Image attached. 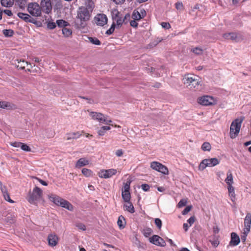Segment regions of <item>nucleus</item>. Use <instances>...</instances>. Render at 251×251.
Here are the masks:
<instances>
[{
	"instance_id": "obj_47",
	"label": "nucleus",
	"mask_w": 251,
	"mask_h": 251,
	"mask_svg": "<svg viewBox=\"0 0 251 251\" xmlns=\"http://www.w3.org/2000/svg\"><path fill=\"white\" fill-rule=\"evenodd\" d=\"M4 199L10 203H14V201L10 198V196L8 193L3 194Z\"/></svg>"
},
{
	"instance_id": "obj_49",
	"label": "nucleus",
	"mask_w": 251,
	"mask_h": 251,
	"mask_svg": "<svg viewBox=\"0 0 251 251\" xmlns=\"http://www.w3.org/2000/svg\"><path fill=\"white\" fill-rule=\"evenodd\" d=\"M130 182H126L124 186V190L123 191L129 192Z\"/></svg>"
},
{
	"instance_id": "obj_7",
	"label": "nucleus",
	"mask_w": 251,
	"mask_h": 251,
	"mask_svg": "<svg viewBox=\"0 0 251 251\" xmlns=\"http://www.w3.org/2000/svg\"><path fill=\"white\" fill-rule=\"evenodd\" d=\"M219 164L218 160L216 158H208L202 160L199 166V169L203 171L206 167H212Z\"/></svg>"
},
{
	"instance_id": "obj_56",
	"label": "nucleus",
	"mask_w": 251,
	"mask_h": 251,
	"mask_svg": "<svg viewBox=\"0 0 251 251\" xmlns=\"http://www.w3.org/2000/svg\"><path fill=\"white\" fill-rule=\"evenodd\" d=\"M0 189L3 194L8 193L6 187L0 182Z\"/></svg>"
},
{
	"instance_id": "obj_53",
	"label": "nucleus",
	"mask_w": 251,
	"mask_h": 251,
	"mask_svg": "<svg viewBox=\"0 0 251 251\" xmlns=\"http://www.w3.org/2000/svg\"><path fill=\"white\" fill-rule=\"evenodd\" d=\"M195 217L194 216H192L188 220H187V222L189 223V226H191L195 222Z\"/></svg>"
},
{
	"instance_id": "obj_54",
	"label": "nucleus",
	"mask_w": 251,
	"mask_h": 251,
	"mask_svg": "<svg viewBox=\"0 0 251 251\" xmlns=\"http://www.w3.org/2000/svg\"><path fill=\"white\" fill-rule=\"evenodd\" d=\"M161 25L163 28L166 29H169L171 27V25L170 24L168 23L162 22Z\"/></svg>"
},
{
	"instance_id": "obj_36",
	"label": "nucleus",
	"mask_w": 251,
	"mask_h": 251,
	"mask_svg": "<svg viewBox=\"0 0 251 251\" xmlns=\"http://www.w3.org/2000/svg\"><path fill=\"white\" fill-rule=\"evenodd\" d=\"M56 24L59 27H64L66 26L68 24L67 22L63 20H58L56 21Z\"/></svg>"
},
{
	"instance_id": "obj_23",
	"label": "nucleus",
	"mask_w": 251,
	"mask_h": 251,
	"mask_svg": "<svg viewBox=\"0 0 251 251\" xmlns=\"http://www.w3.org/2000/svg\"><path fill=\"white\" fill-rule=\"evenodd\" d=\"M0 108L2 109H14L15 108L14 104L5 101H0Z\"/></svg>"
},
{
	"instance_id": "obj_13",
	"label": "nucleus",
	"mask_w": 251,
	"mask_h": 251,
	"mask_svg": "<svg viewBox=\"0 0 251 251\" xmlns=\"http://www.w3.org/2000/svg\"><path fill=\"white\" fill-rule=\"evenodd\" d=\"M40 6L43 11L46 14H49L52 10V5L50 0H42Z\"/></svg>"
},
{
	"instance_id": "obj_55",
	"label": "nucleus",
	"mask_w": 251,
	"mask_h": 251,
	"mask_svg": "<svg viewBox=\"0 0 251 251\" xmlns=\"http://www.w3.org/2000/svg\"><path fill=\"white\" fill-rule=\"evenodd\" d=\"M141 188L144 191H148L149 190L150 186L148 184H144L141 185Z\"/></svg>"
},
{
	"instance_id": "obj_43",
	"label": "nucleus",
	"mask_w": 251,
	"mask_h": 251,
	"mask_svg": "<svg viewBox=\"0 0 251 251\" xmlns=\"http://www.w3.org/2000/svg\"><path fill=\"white\" fill-rule=\"evenodd\" d=\"M75 226L80 230L85 231L86 229V226L81 223H76Z\"/></svg>"
},
{
	"instance_id": "obj_42",
	"label": "nucleus",
	"mask_w": 251,
	"mask_h": 251,
	"mask_svg": "<svg viewBox=\"0 0 251 251\" xmlns=\"http://www.w3.org/2000/svg\"><path fill=\"white\" fill-rule=\"evenodd\" d=\"M115 28H116V26H115V23L113 22L110 28L106 31V33L108 35L112 34L113 33Z\"/></svg>"
},
{
	"instance_id": "obj_6",
	"label": "nucleus",
	"mask_w": 251,
	"mask_h": 251,
	"mask_svg": "<svg viewBox=\"0 0 251 251\" xmlns=\"http://www.w3.org/2000/svg\"><path fill=\"white\" fill-rule=\"evenodd\" d=\"M91 12L89 11L85 7H79L77 12V18L79 19L82 24L84 22L88 21L90 17Z\"/></svg>"
},
{
	"instance_id": "obj_18",
	"label": "nucleus",
	"mask_w": 251,
	"mask_h": 251,
	"mask_svg": "<svg viewBox=\"0 0 251 251\" xmlns=\"http://www.w3.org/2000/svg\"><path fill=\"white\" fill-rule=\"evenodd\" d=\"M223 38L226 39L237 42L239 40L240 35L235 32L227 33L223 35Z\"/></svg>"
},
{
	"instance_id": "obj_30",
	"label": "nucleus",
	"mask_w": 251,
	"mask_h": 251,
	"mask_svg": "<svg viewBox=\"0 0 251 251\" xmlns=\"http://www.w3.org/2000/svg\"><path fill=\"white\" fill-rule=\"evenodd\" d=\"M122 196L125 201H129L130 200V194L129 192L122 191Z\"/></svg>"
},
{
	"instance_id": "obj_60",
	"label": "nucleus",
	"mask_w": 251,
	"mask_h": 251,
	"mask_svg": "<svg viewBox=\"0 0 251 251\" xmlns=\"http://www.w3.org/2000/svg\"><path fill=\"white\" fill-rule=\"evenodd\" d=\"M212 246L214 247H217L219 244V242L218 240L215 241H210Z\"/></svg>"
},
{
	"instance_id": "obj_28",
	"label": "nucleus",
	"mask_w": 251,
	"mask_h": 251,
	"mask_svg": "<svg viewBox=\"0 0 251 251\" xmlns=\"http://www.w3.org/2000/svg\"><path fill=\"white\" fill-rule=\"evenodd\" d=\"M114 21H115L114 23L117 28H119L125 22V20L123 19V17L122 16Z\"/></svg>"
},
{
	"instance_id": "obj_12",
	"label": "nucleus",
	"mask_w": 251,
	"mask_h": 251,
	"mask_svg": "<svg viewBox=\"0 0 251 251\" xmlns=\"http://www.w3.org/2000/svg\"><path fill=\"white\" fill-rule=\"evenodd\" d=\"M117 172V170L115 169L101 170L99 172L98 176L100 178L106 179L110 178L113 176L115 175Z\"/></svg>"
},
{
	"instance_id": "obj_50",
	"label": "nucleus",
	"mask_w": 251,
	"mask_h": 251,
	"mask_svg": "<svg viewBox=\"0 0 251 251\" xmlns=\"http://www.w3.org/2000/svg\"><path fill=\"white\" fill-rule=\"evenodd\" d=\"M19 63H21V66L20 68L22 69H24L25 68V66H27L28 65V63L26 61H25L24 60H20V61H18Z\"/></svg>"
},
{
	"instance_id": "obj_63",
	"label": "nucleus",
	"mask_w": 251,
	"mask_h": 251,
	"mask_svg": "<svg viewBox=\"0 0 251 251\" xmlns=\"http://www.w3.org/2000/svg\"><path fill=\"white\" fill-rule=\"evenodd\" d=\"M35 179L39 181V182H40L42 185L44 186H47L48 184L46 181L37 177H35Z\"/></svg>"
},
{
	"instance_id": "obj_33",
	"label": "nucleus",
	"mask_w": 251,
	"mask_h": 251,
	"mask_svg": "<svg viewBox=\"0 0 251 251\" xmlns=\"http://www.w3.org/2000/svg\"><path fill=\"white\" fill-rule=\"evenodd\" d=\"M111 13H112V19L114 20H115L116 19L121 17V16L120 15V13L116 9H113Z\"/></svg>"
},
{
	"instance_id": "obj_15",
	"label": "nucleus",
	"mask_w": 251,
	"mask_h": 251,
	"mask_svg": "<svg viewBox=\"0 0 251 251\" xmlns=\"http://www.w3.org/2000/svg\"><path fill=\"white\" fill-rule=\"evenodd\" d=\"M244 224L245 228L244 229L243 233L247 236L248 234L250 231L251 225V214L248 213L244 219Z\"/></svg>"
},
{
	"instance_id": "obj_5",
	"label": "nucleus",
	"mask_w": 251,
	"mask_h": 251,
	"mask_svg": "<svg viewBox=\"0 0 251 251\" xmlns=\"http://www.w3.org/2000/svg\"><path fill=\"white\" fill-rule=\"evenodd\" d=\"M27 11L33 17H40L42 15V8L36 2L28 3L27 6Z\"/></svg>"
},
{
	"instance_id": "obj_34",
	"label": "nucleus",
	"mask_w": 251,
	"mask_h": 251,
	"mask_svg": "<svg viewBox=\"0 0 251 251\" xmlns=\"http://www.w3.org/2000/svg\"><path fill=\"white\" fill-rule=\"evenodd\" d=\"M201 148L203 151H210L211 149V147L208 142H205L202 144Z\"/></svg>"
},
{
	"instance_id": "obj_26",
	"label": "nucleus",
	"mask_w": 251,
	"mask_h": 251,
	"mask_svg": "<svg viewBox=\"0 0 251 251\" xmlns=\"http://www.w3.org/2000/svg\"><path fill=\"white\" fill-rule=\"evenodd\" d=\"M117 224L120 229H123L125 226L126 222L124 217L123 216L119 217Z\"/></svg>"
},
{
	"instance_id": "obj_37",
	"label": "nucleus",
	"mask_w": 251,
	"mask_h": 251,
	"mask_svg": "<svg viewBox=\"0 0 251 251\" xmlns=\"http://www.w3.org/2000/svg\"><path fill=\"white\" fill-rule=\"evenodd\" d=\"M62 33L65 36L69 37L72 34V32L70 29L65 27L62 29Z\"/></svg>"
},
{
	"instance_id": "obj_11",
	"label": "nucleus",
	"mask_w": 251,
	"mask_h": 251,
	"mask_svg": "<svg viewBox=\"0 0 251 251\" xmlns=\"http://www.w3.org/2000/svg\"><path fill=\"white\" fill-rule=\"evenodd\" d=\"M198 102L199 104L202 105L208 106L216 103V100L212 97L209 96H203L198 99Z\"/></svg>"
},
{
	"instance_id": "obj_44",
	"label": "nucleus",
	"mask_w": 251,
	"mask_h": 251,
	"mask_svg": "<svg viewBox=\"0 0 251 251\" xmlns=\"http://www.w3.org/2000/svg\"><path fill=\"white\" fill-rule=\"evenodd\" d=\"M20 148L26 151H31L30 148L26 144L22 143Z\"/></svg>"
},
{
	"instance_id": "obj_1",
	"label": "nucleus",
	"mask_w": 251,
	"mask_h": 251,
	"mask_svg": "<svg viewBox=\"0 0 251 251\" xmlns=\"http://www.w3.org/2000/svg\"><path fill=\"white\" fill-rule=\"evenodd\" d=\"M48 198L50 201L57 206H61L71 211L74 210V206L70 202L56 195L50 194L48 195Z\"/></svg>"
},
{
	"instance_id": "obj_32",
	"label": "nucleus",
	"mask_w": 251,
	"mask_h": 251,
	"mask_svg": "<svg viewBox=\"0 0 251 251\" xmlns=\"http://www.w3.org/2000/svg\"><path fill=\"white\" fill-rule=\"evenodd\" d=\"M132 18L133 20H139L142 18V17L137 10H134L132 13Z\"/></svg>"
},
{
	"instance_id": "obj_48",
	"label": "nucleus",
	"mask_w": 251,
	"mask_h": 251,
	"mask_svg": "<svg viewBox=\"0 0 251 251\" xmlns=\"http://www.w3.org/2000/svg\"><path fill=\"white\" fill-rule=\"evenodd\" d=\"M192 206L190 205L187 206L182 212V214L185 215L187 214L192 209Z\"/></svg>"
},
{
	"instance_id": "obj_59",
	"label": "nucleus",
	"mask_w": 251,
	"mask_h": 251,
	"mask_svg": "<svg viewBox=\"0 0 251 251\" xmlns=\"http://www.w3.org/2000/svg\"><path fill=\"white\" fill-rule=\"evenodd\" d=\"M4 13H5V14H6L7 15H8V16H12L13 14H12V12H11V10H8V9H5L3 11H2Z\"/></svg>"
},
{
	"instance_id": "obj_22",
	"label": "nucleus",
	"mask_w": 251,
	"mask_h": 251,
	"mask_svg": "<svg viewBox=\"0 0 251 251\" xmlns=\"http://www.w3.org/2000/svg\"><path fill=\"white\" fill-rule=\"evenodd\" d=\"M89 163V160L86 158H81L76 162L75 164V167L79 168L81 167L86 166L88 165Z\"/></svg>"
},
{
	"instance_id": "obj_51",
	"label": "nucleus",
	"mask_w": 251,
	"mask_h": 251,
	"mask_svg": "<svg viewBox=\"0 0 251 251\" xmlns=\"http://www.w3.org/2000/svg\"><path fill=\"white\" fill-rule=\"evenodd\" d=\"M22 143L19 142H11L10 145L15 148H20Z\"/></svg>"
},
{
	"instance_id": "obj_25",
	"label": "nucleus",
	"mask_w": 251,
	"mask_h": 251,
	"mask_svg": "<svg viewBox=\"0 0 251 251\" xmlns=\"http://www.w3.org/2000/svg\"><path fill=\"white\" fill-rule=\"evenodd\" d=\"M18 16L26 22H31L30 16L28 14L20 12L18 13Z\"/></svg>"
},
{
	"instance_id": "obj_52",
	"label": "nucleus",
	"mask_w": 251,
	"mask_h": 251,
	"mask_svg": "<svg viewBox=\"0 0 251 251\" xmlns=\"http://www.w3.org/2000/svg\"><path fill=\"white\" fill-rule=\"evenodd\" d=\"M47 26L49 29H52L56 27V24L55 23L49 22L48 23Z\"/></svg>"
},
{
	"instance_id": "obj_9",
	"label": "nucleus",
	"mask_w": 251,
	"mask_h": 251,
	"mask_svg": "<svg viewBox=\"0 0 251 251\" xmlns=\"http://www.w3.org/2000/svg\"><path fill=\"white\" fill-rule=\"evenodd\" d=\"M42 196V190L36 186L33 189L32 193L29 196L28 201L30 203H34L35 201L41 199Z\"/></svg>"
},
{
	"instance_id": "obj_62",
	"label": "nucleus",
	"mask_w": 251,
	"mask_h": 251,
	"mask_svg": "<svg viewBox=\"0 0 251 251\" xmlns=\"http://www.w3.org/2000/svg\"><path fill=\"white\" fill-rule=\"evenodd\" d=\"M183 4L181 2H177L176 4V7L177 9H180L182 8Z\"/></svg>"
},
{
	"instance_id": "obj_64",
	"label": "nucleus",
	"mask_w": 251,
	"mask_h": 251,
	"mask_svg": "<svg viewBox=\"0 0 251 251\" xmlns=\"http://www.w3.org/2000/svg\"><path fill=\"white\" fill-rule=\"evenodd\" d=\"M105 131L102 130V129L100 128L98 131V134L100 136H103L105 134Z\"/></svg>"
},
{
	"instance_id": "obj_8",
	"label": "nucleus",
	"mask_w": 251,
	"mask_h": 251,
	"mask_svg": "<svg viewBox=\"0 0 251 251\" xmlns=\"http://www.w3.org/2000/svg\"><path fill=\"white\" fill-rule=\"evenodd\" d=\"M89 115L91 117L92 119L97 120L100 123H104L106 125H108L112 121L108 119L107 116H104L101 113H98L96 112H89Z\"/></svg>"
},
{
	"instance_id": "obj_45",
	"label": "nucleus",
	"mask_w": 251,
	"mask_h": 251,
	"mask_svg": "<svg viewBox=\"0 0 251 251\" xmlns=\"http://www.w3.org/2000/svg\"><path fill=\"white\" fill-rule=\"evenodd\" d=\"M187 199H182L179 201V202L177 204V206L178 207H182L185 206L187 204Z\"/></svg>"
},
{
	"instance_id": "obj_38",
	"label": "nucleus",
	"mask_w": 251,
	"mask_h": 251,
	"mask_svg": "<svg viewBox=\"0 0 251 251\" xmlns=\"http://www.w3.org/2000/svg\"><path fill=\"white\" fill-rule=\"evenodd\" d=\"M2 32L6 37H11L13 36L14 33L13 31L11 29H4Z\"/></svg>"
},
{
	"instance_id": "obj_58",
	"label": "nucleus",
	"mask_w": 251,
	"mask_h": 251,
	"mask_svg": "<svg viewBox=\"0 0 251 251\" xmlns=\"http://www.w3.org/2000/svg\"><path fill=\"white\" fill-rule=\"evenodd\" d=\"M136 20H133L130 21V25L133 27H136L138 26V23L136 21Z\"/></svg>"
},
{
	"instance_id": "obj_21",
	"label": "nucleus",
	"mask_w": 251,
	"mask_h": 251,
	"mask_svg": "<svg viewBox=\"0 0 251 251\" xmlns=\"http://www.w3.org/2000/svg\"><path fill=\"white\" fill-rule=\"evenodd\" d=\"M125 203L124 205V209L125 210H126L130 213H133L135 212L134 208L130 201H125Z\"/></svg>"
},
{
	"instance_id": "obj_41",
	"label": "nucleus",
	"mask_w": 251,
	"mask_h": 251,
	"mask_svg": "<svg viewBox=\"0 0 251 251\" xmlns=\"http://www.w3.org/2000/svg\"><path fill=\"white\" fill-rule=\"evenodd\" d=\"M88 39L93 44L96 45H100V42L96 38L89 37Z\"/></svg>"
},
{
	"instance_id": "obj_31",
	"label": "nucleus",
	"mask_w": 251,
	"mask_h": 251,
	"mask_svg": "<svg viewBox=\"0 0 251 251\" xmlns=\"http://www.w3.org/2000/svg\"><path fill=\"white\" fill-rule=\"evenodd\" d=\"M15 1L20 8L25 9L26 4V0H15Z\"/></svg>"
},
{
	"instance_id": "obj_24",
	"label": "nucleus",
	"mask_w": 251,
	"mask_h": 251,
	"mask_svg": "<svg viewBox=\"0 0 251 251\" xmlns=\"http://www.w3.org/2000/svg\"><path fill=\"white\" fill-rule=\"evenodd\" d=\"M84 5V7H85V8L89 10V11L92 13L95 7V4L93 1L92 0H85Z\"/></svg>"
},
{
	"instance_id": "obj_29",
	"label": "nucleus",
	"mask_w": 251,
	"mask_h": 251,
	"mask_svg": "<svg viewBox=\"0 0 251 251\" xmlns=\"http://www.w3.org/2000/svg\"><path fill=\"white\" fill-rule=\"evenodd\" d=\"M82 174L86 177H90L93 175V172L88 169L83 168L81 170Z\"/></svg>"
},
{
	"instance_id": "obj_2",
	"label": "nucleus",
	"mask_w": 251,
	"mask_h": 251,
	"mask_svg": "<svg viewBox=\"0 0 251 251\" xmlns=\"http://www.w3.org/2000/svg\"><path fill=\"white\" fill-rule=\"evenodd\" d=\"M182 81L183 83L190 89H197L200 83L197 76L191 74L185 75Z\"/></svg>"
},
{
	"instance_id": "obj_16",
	"label": "nucleus",
	"mask_w": 251,
	"mask_h": 251,
	"mask_svg": "<svg viewBox=\"0 0 251 251\" xmlns=\"http://www.w3.org/2000/svg\"><path fill=\"white\" fill-rule=\"evenodd\" d=\"M95 21L97 25L103 26L107 24V18L103 14H99L95 17Z\"/></svg>"
},
{
	"instance_id": "obj_14",
	"label": "nucleus",
	"mask_w": 251,
	"mask_h": 251,
	"mask_svg": "<svg viewBox=\"0 0 251 251\" xmlns=\"http://www.w3.org/2000/svg\"><path fill=\"white\" fill-rule=\"evenodd\" d=\"M149 241L152 244L156 246L165 247L166 246L165 241L160 236L157 235H154L149 238Z\"/></svg>"
},
{
	"instance_id": "obj_57",
	"label": "nucleus",
	"mask_w": 251,
	"mask_h": 251,
	"mask_svg": "<svg viewBox=\"0 0 251 251\" xmlns=\"http://www.w3.org/2000/svg\"><path fill=\"white\" fill-rule=\"evenodd\" d=\"M115 154L118 157L122 156L123 155V151L122 149L117 150L116 151Z\"/></svg>"
},
{
	"instance_id": "obj_61",
	"label": "nucleus",
	"mask_w": 251,
	"mask_h": 251,
	"mask_svg": "<svg viewBox=\"0 0 251 251\" xmlns=\"http://www.w3.org/2000/svg\"><path fill=\"white\" fill-rule=\"evenodd\" d=\"M112 1H113L114 3H115L116 4H123L125 0H111Z\"/></svg>"
},
{
	"instance_id": "obj_4",
	"label": "nucleus",
	"mask_w": 251,
	"mask_h": 251,
	"mask_svg": "<svg viewBox=\"0 0 251 251\" xmlns=\"http://www.w3.org/2000/svg\"><path fill=\"white\" fill-rule=\"evenodd\" d=\"M225 182L227 185L228 196L231 201L234 202L236 200V195L235 193L234 188L232 185L233 183L232 175L230 172H228L227 173V176L225 179Z\"/></svg>"
},
{
	"instance_id": "obj_40",
	"label": "nucleus",
	"mask_w": 251,
	"mask_h": 251,
	"mask_svg": "<svg viewBox=\"0 0 251 251\" xmlns=\"http://www.w3.org/2000/svg\"><path fill=\"white\" fill-rule=\"evenodd\" d=\"M62 7V4L61 3V0H56V3L54 5V9L60 10Z\"/></svg>"
},
{
	"instance_id": "obj_20",
	"label": "nucleus",
	"mask_w": 251,
	"mask_h": 251,
	"mask_svg": "<svg viewBox=\"0 0 251 251\" xmlns=\"http://www.w3.org/2000/svg\"><path fill=\"white\" fill-rule=\"evenodd\" d=\"M81 135V132L77 131L75 132H71L68 133L66 135V140H70L72 139H76L80 137Z\"/></svg>"
},
{
	"instance_id": "obj_17",
	"label": "nucleus",
	"mask_w": 251,
	"mask_h": 251,
	"mask_svg": "<svg viewBox=\"0 0 251 251\" xmlns=\"http://www.w3.org/2000/svg\"><path fill=\"white\" fill-rule=\"evenodd\" d=\"M48 241L50 246L55 247L58 243V237L56 234L51 233L49 235Z\"/></svg>"
},
{
	"instance_id": "obj_19",
	"label": "nucleus",
	"mask_w": 251,
	"mask_h": 251,
	"mask_svg": "<svg viewBox=\"0 0 251 251\" xmlns=\"http://www.w3.org/2000/svg\"><path fill=\"white\" fill-rule=\"evenodd\" d=\"M240 243V238L237 234L234 232L231 234V240L230 244L234 246H237Z\"/></svg>"
},
{
	"instance_id": "obj_39",
	"label": "nucleus",
	"mask_w": 251,
	"mask_h": 251,
	"mask_svg": "<svg viewBox=\"0 0 251 251\" xmlns=\"http://www.w3.org/2000/svg\"><path fill=\"white\" fill-rule=\"evenodd\" d=\"M152 232V230L150 228H146L144 229L143 231L144 235L146 237H149L150 235H151Z\"/></svg>"
},
{
	"instance_id": "obj_10",
	"label": "nucleus",
	"mask_w": 251,
	"mask_h": 251,
	"mask_svg": "<svg viewBox=\"0 0 251 251\" xmlns=\"http://www.w3.org/2000/svg\"><path fill=\"white\" fill-rule=\"evenodd\" d=\"M150 167L153 170L159 172L164 175L169 174V171L167 167L158 162L153 161L151 162Z\"/></svg>"
},
{
	"instance_id": "obj_35",
	"label": "nucleus",
	"mask_w": 251,
	"mask_h": 251,
	"mask_svg": "<svg viewBox=\"0 0 251 251\" xmlns=\"http://www.w3.org/2000/svg\"><path fill=\"white\" fill-rule=\"evenodd\" d=\"M190 50L191 52H193L196 54H201L202 53V50L200 48L196 47V48H191L190 49Z\"/></svg>"
},
{
	"instance_id": "obj_3",
	"label": "nucleus",
	"mask_w": 251,
	"mask_h": 251,
	"mask_svg": "<svg viewBox=\"0 0 251 251\" xmlns=\"http://www.w3.org/2000/svg\"><path fill=\"white\" fill-rule=\"evenodd\" d=\"M243 121V119L240 118L236 119L232 122L230 127V137L231 138L234 139L237 136Z\"/></svg>"
},
{
	"instance_id": "obj_27",
	"label": "nucleus",
	"mask_w": 251,
	"mask_h": 251,
	"mask_svg": "<svg viewBox=\"0 0 251 251\" xmlns=\"http://www.w3.org/2000/svg\"><path fill=\"white\" fill-rule=\"evenodd\" d=\"M14 0H0L1 5L6 7H11L14 4Z\"/></svg>"
},
{
	"instance_id": "obj_46",
	"label": "nucleus",
	"mask_w": 251,
	"mask_h": 251,
	"mask_svg": "<svg viewBox=\"0 0 251 251\" xmlns=\"http://www.w3.org/2000/svg\"><path fill=\"white\" fill-rule=\"evenodd\" d=\"M154 222L156 226L159 229H160L162 226V222L161 220L159 218H156L155 219Z\"/></svg>"
}]
</instances>
